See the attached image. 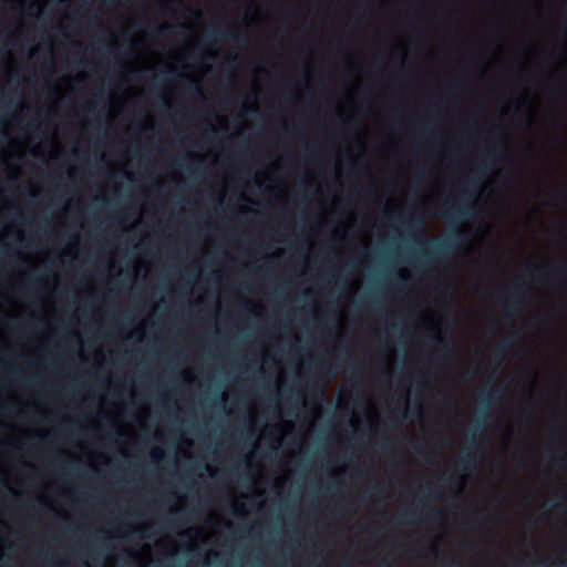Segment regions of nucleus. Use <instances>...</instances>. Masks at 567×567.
<instances>
[{"label": "nucleus", "instance_id": "nucleus-2", "mask_svg": "<svg viewBox=\"0 0 567 567\" xmlns=\"http://www.w3.org/2000/svg\"><path fill=\"white\" fill-rule=\"evenodd\" d=\"M534 275L544 277H551L560 280H567V264L564 262H555V264H546L535 269L529 267L525 268L522 276H519L513 288L508 290L515 298L511 301V303L504 307V312L506 317H511L516 313L518 310V306L520 301L524 299L525 291L519 285L522 280L534 278Z\"/></svg>", "mask_w": 567, "mask_h": 567}, {"label": "nucleus", "instance_id": "nucleus-4", "mask_svg": "<svg viewBox=\"0 0 567 567\" xmlns=\"http://www.w3.org/2000/svg\"><path fill=\"white\" fill-rule=\"evenodd\" d=\"M429 343L437 346L436 355L440 358L449 359L452 357L454 340L452 337L445 338L441 334H435L429 339Z\"/></svg>", "mask_w": 567, "mask_h": 567}, {"label": "nucleus", "instance_id": "nucleus-34", "mask_svg": "<svg viewBox=\"0 0 567 567\" xmlns=\"http://www.w3.org/2000/svg\"><path fill=\"white\" fill-rule=\"evenodd\" d=\"M195 90H196L198 93H202L200 87H199L198 85H195Z\"/></svg>", "mask_w": 567, "mask_h": 567}, {"label": "nucleus", "instance_id": "nucleus-6", "mask_svg": "<svg viewBox=\"0 0 567 567\" xmlns=\"http://www.w3.org/2000/svg\"><path fill=\"white\" fill-rule=\"evenodd\" d=\"M512 346V339L503 340L494 350L493 359L494 361L502 363L505 359V353L507 349Z\"/></svg>", "mask_w": 567, "mask_h": 567}, {"label": "nucleus", "instance_id": "nucleus-22", "mask_svg": "<svg viewBox=\"0 0 567 567\" xmlns=\"http://www.w3.org/2000/svg\"><path fill=\"white\" fill-rule=\"evenodd\" d=\"M421 130L422 131H427L430 128V125L429 124H421Z\"/></svg>", "mask_w": 567, "mask_h": 567}, {"label": "nucleus", "instance_id": "nucleus-1", "mask_svg": "<svg viewBox=\"0 0 567 567\" xmlns=\"http://www.w3.org/2000/svg\"><path fill=\"white\" fill-rule=\"evenodd\" d=\"M504 152L503 145L491 148L481 162L480 167L473 171L472 176L462 185V194L453 205H446L440 216L449 224L447 237L444 240L427 238L424 246L419 250L424 260H440L449 256L451 250L467 240V234L461 228L464 221L474 218L477 214L476 197L491 171L501 166L498 154Z\"/></svg>", "mask_w": 567, "mask_h": 567}, {"label": "nucleus", "instance_id": "nucleus-15", "mask_svg": "<svg viewBox=\"0 0 567 567\" xmlns=\"http://www.w3.org/2000/svg\"><path fill=\"white\" fill-rule=\"evenodd\" d=\"M349 368H350V371H351L352 374H359V369H358L357 364L351 362Z\"/></svg>", "mask_w": 567, "mask_h": 567}, {"label": "nucleus", "instance_id": "nucleus-18", "mask_svg": "<svg viewBox=\"0 0 567 567\" xmlns=\"http://www.w3.org/2000/svg\"><path fill=\"white\" fill-rule=\"evenodd\" d=\"M29 126L32 130H37L39 127V124L34 120H31L30 123H29Z\"/></svg>", "mask_w": 567, "mask_h": 567}, {"label": "nucleus", "instance_id": "nucleus-12", "mask_svg": "<svg viewBox=\"0 0 567 567\" xmlns=\"http://www.w3.org/2000/svg\"><path fill=\"white\" fill-rule=\"evenodd\" d=\"M159 102L163 107L166 110L171 109L172 104L169 100L165 95H159Z\"/></svg>", "mask_w": 567, "mask_h": 567}, {"label": "nucleus", "instance_id": "nucleus-25", "mask_svg": "<svg viewBox=\"0 0 567 567\" xmlns=\"http://www.w3.org/2000/svg\"><path fill=\"white\" fill-rule=\"evenodd\" d=\"M425 486H426L427 492L430 493L431 492V487H432V483L426 482Z\"/></svg>", "mask_w": 567, "mask_h": 567}, {"label": "nucleus", "instance_id": "nucleus-33", "mask_svg": "<svg viewBox=\"0 0 567 567\" xmlns=\"http://www.w3.org/2000/svg\"><path fill=\"white\" fill-rule=\"evenodd\" d=\"M92 18L94 19V21H99V18H97V16L95 13L92 14Z\"/></svg>", "mask_w": 567, "mask_h": 567}, {"label": "nucleus", "instance_id": "nucleus-21", "mask_svg": "<svg viewBox=\"0 0 567 567\" xmlns=\"http://www.w3.org/2000/svg\"><path fill=\"white\" fill-rule=\"evenodd\" d=\"M189 159H198L199 162L203 161L200 156H195L194 154H188Z\"/></svg>", "mask_w": 567, "mask_h": 567}, {"label": "nucleus", "instance_id": "nucleus-3", "mask_svg": "<svg viewBox=\"0 0 567 567\" xmlns=\"http://www.w3.org/2000/svg\"><path fill=\"white\" fill-rule=\"evenodd\" d=\"M503 393H504V389H498L496 391H492L491 389H488L482 393V402H483V405L485 409L480 412V415L473 423L472 432L470 435L471 442L475 441L476 434L485 427V425L488 421V414L485 410L489 409L492 405V402L495 399L501 398L503 395Z\"/></svg>", "mask_w": 567, "mask_h": 567}, {"label": "nucleus", "instance_id": "nucleus-29", "mask_svg": "<svg viewBox=\"0 0 567 567\" xmlns=\"http://www.w3.org/2000/svg\"><path fill=\"white\" fill-rule=\"evenodd\" d=\"M420 503H421L422 505H426V499H425V498H420Z\"/></svg>", "mask_w": 567, "mask_h": 567}, {"label": "nucleus", "instance_id": "nucleus-5", "mask_svg": "<svg viewBox=\"0 0 567 567\" xmlns=\"http://www.w3.org/2000/svg\"><path fill=\"white\" fill-rule=\"evenodd\" d=\"M476 466V457L473 456L470 452L464 453L458 462H457V470L460 471H466L474 468Z\"/></svg>", "mask_w": 567, "mask_h": 567}, {"label": "nucleus", "instance_id": "nucleus-35", "mask_svg": "<svg viewBox=\"0 0 567 567\" xmlns=\"http://www.w3.org/2000/svg\"><path fill=\"white\" fill-rule=\"evenodd\" d=\"M492 132H497V133H501V130L499 128H493Z\"/></svg>", "mask_w": 567, "mask_h": 567}, {"label": "nucleus", "instance_id": "nucleus-30", "mask_svg": "<svg viewBox=\"0 0 567 567\" xmlns=\"http://www.w3.org/2000/svg\"><path fill=\"white\" fill-rule=\"evenodd\" d=\"M416 412L420 414L422 412V408L420 405L416 406Z\"/></svg>", "mask_w": 567, "mask_h": 567}, {"label": "nucleus", "instance_id": "nucleus-14", "mask_svg": "<svg viewBox=\"0 0 567 567\" xmlns=\"http://www.w3.org/2000/svg\"><path fill=\"white\" fill-rule=\"evenodd\" d=\"M396 282H398V285H404L406 282V278L403 275L398 274Z\"/></svg>", "mask_w": 567, "mask_h": 567}, {"label": "nucleus", "instance_id": "nucleus-13", "mask_svg": "<svg viewBox=\"0 0 567 567\" xmlns=\"http://www.w3.org/2000/svg\"><path fill=\"white\" fill-rule=\"evenodd\" d=\"M368 307L373 310L374 312H380L381 311V307L379 305V302L374 301V300H371L370 302H368Z\"/></svg>", "mask_w": 567, "mask_h": 567}, {"label": "nucleus", "instance_id": "nucleus-32", "mask_svg": "<svg viewBox=\"0 0 567 567\" xmlns=\"http://www.w3.org/2000/svg\"><path fill=\"white\" fill-rule=\"evenodd\" d=\"M11 79H16L17 78V73L16 72H11Z\"/></svg>", "mask_w": 567, "mask_h": 567}, {"label": "nucleus", "instance_id": "nucleus-36", "mask_svg": "<svg viewBox=\"0 0 567 567\" xmlns=\"http://www.w3.org/2000/svg\"><path fill=\"white\" fill-rule=\"evenodd\" d=\"M527 415H528V416H530V415H532V409H529V410L527 411Z\"/></svg>", "mask_w": 567, "mask_h": 567}, {"label": "nucleus", "instance_id": "nucleus-26", "mask_svg": "<svg viewBox=\"0 0 567 567\" xmlns=\"http://www.w3.org/2000/svg\"><path fill=\"white\" fill-rule=\"evenodd\" d=\"M59 3L62 6H66L69 3V0H59Z\"/></svg>", "mask_w": 567, "mask_h": 567}, {"label": "nucleus", "instance_id": "nucleus-8", "mask_svg": "<svg viewBox=\"0 0 567 567\" xmlns=\"http://www.w3.org/2000/svg\"><path fill=\"white\" fill-rule=\"evenodd\" d=\"M391 221L395 223H400L402 225H404L408 229H413V228H421L422 227V220H417V221H413V220H408L406 217L402 214H398V215H394L391 217Z\"/></svg>", "mask_w": 567, "mask_h": 567}, {"label": "nucleus", "instance_id": "nucleus-11", "mask_svg": "<svg viewBox=\"0 0 567 567\" xmlns=\"http://www.w3.org/2000/svg\"><path fill=\"white\" fill-rule=\"evenodd\" d=\"M550 508L557 511V512H564L565 511V503L560 499L554 501L550 504Z\"/></svg>", "mask_w": 567, "mask_h": 567}, {"label": "nucleus", "instance_id": "nucleus-37", "mask_svg": "<svg viewBox=\"0 0 567 567\" xmlns=\"http://www.w3.org/2000/svg\"><path fill=\"white\" fill-rule=\"evenodd\" d=\"M126 178H127V179H131V178H132V175H131V174H126Z\"/></svg>", "mask_w": 567, "mask_h": 567}, {"label": "nucleus", "instance_id": "nucleus-28", "mask_svg": "<svg viewBox=\"0 0 567 567\" xmlns=\"http://www.w3.org/2000/svg\"><path fill=\"white\" fill-rule=\"evenodd\" d=\"M134 337H135L137 340H141V338H142V332L134 333Z\"/></svg>", "mask_w": 567, "mask_h": 567}, {"label": "nucleus", "instance_id": "nucleus-27", "mask_svg": "<svg viewBox=\"0 0 567 567\" xmlns=\"http://www.w3.org/2000/svg\"><path fill=\"white\" fill-rule=\"evenodd\" d=\"M178 28L184 29V30H187V29H188V27H187L185 23H181V24H178Z\"/></svg>", "mask_w": 567, "mask_h": 567}, {"label": "nucleus", "instance_id": "nucleus-7", "mask_svg": "<svg viewBox=\"0 0 567 567\" xmlns=\"http://www.w3.org/2000/svg\"><path fill=\"white\" fill-rule=\"evenodd\" d=\"M416 515H417V506H415L409 511H404V512L400 513L395 523L398 525L412 524L415 522Z\"/></svg>", "mask_w": 567, "mask_h": 567}, {"label": "nucleus", "instance_id": "nucleus-20", "mask_svg": "<svg viewBox=\"0 0 567 567\" xmlns=\"http://www.w3.org/2000/svg\"><path fill=\"white\" fill-rule=\"evenodd\" d=\"M103 50H105L106 52H113V47L110 44H104Z\"/></svg>", "mask_w": 567, "mask_h": 567}, {"label": "nucleus", "instance_id": "nucleus-16", "mask_svg": "<svg viewBox=\"0 0 567 567\" xmlns=\"http://www.w3.org/2000/svg\"><path fill=\"white\" fill-rule=\"evenodd\" d=\"M413 447H414V451H415L416 453H420V452H422V451H423V445H422L420 442H415V443L413 444Z\"/></svg>", "mask_w": 567, "mask_h": 567}, {"label": "nucleus", "instance_id": "nucleus-9", "mask_svg": "<svg viewBox=\"0 0 567 567\" xmlns=\"http://www.w3.org/2000/svg\"><path fill=\"white\" fill-rule=\"evenodd\" d=\"M209 34L214 35L215 38H218V39H229V40L238 39V33L228 28H221L218 30H214V31L209 32Z\"/></svg>", "mask_w": 567, "mask_h": 567}, {"label": "nucleus", "instance_id": "nucleus-31", "mask_svg": "<svg viewBox=\"0 0 567 567\" xmlns=\"http://www.w3.org/2000/svg\"><path fill=\"white\" fill-rule=\"evenodd\" d=\"M533 564H534V565H536V566H542V565H544V563H542V561H534Z\"/></svg>", "mask_w": 567, "mask_h": 567}, {"label": "nucleus", "instance_id": "nucleus-24", "mask_svg": "<svg viewBox=\"0 0 567 567\" xmlns=\"http://www.w3.org/2000/svg\"><path fill=\"white\" fill-rule=\"evenodd\" d=\"M250 112H251L252 114H257V113H258V109H257V106H252V107H250Z\"/></svg>", "mask_w": 567, "mask_h": 567}, {"label": "nucleus", "instance_id": "nucleus-23", "mask_svg": "<svg viewBox=\"0 0 567 567\" xmlns=\"http://www.w3.org/2000/svg\"><path fill=\"white\" fill-rule=\"evenodd\" d=\"M563 463H564V460H563V458H558V460L556 461V465H557L558 467H561V466H563Z\"/></svg>", "mask_w": 567, "mask_h": 567}, {"label": "nucleus", "instance_id": "nucleus-38", "mask_svg": "<svg viewBox=\"0 0 567 567\" xmlns=\"http://www.w3.org/2000/svg\"><path fill=\"white\" fill-rule=\"evenodd\" d=\"M379 446H380V447H382V449H385V447H386V445L381 444V443L379 444Z\"/></svg>", "mask_w": 567, "mask_h": 567}, {"label": "nucleus", "instance_id": "nucleus-17", "mask_svg": "<svg viewBox=\"0 0 567 567\" xmlns=\"http://www.w3.org/2000/svg\"><path fill=\"white\" fill-rule=\"evenodd\" d=\"M172 30H173V27L166 25V27L161 28L159 32L165 33V32H168V31H172Z\"/></svg>", "mask_w": 567, "mask_h": 567}, {"label": "nucleus", "instance_id": "nucleus-19", "mask_svg": "<svg viewBox=\"0 0 567 567\" xmlns=\"http://www.w3.org/2000/svg\"><path fill=\"white\" fill-rule=\"evenodd\" d=\"M444 481L446 482L447 485H452L453 484V476L452 475L445 476Z\"/></svg>", "mask_w": 567, "mask_h": 567}, {"label": "nucleus", "instance_id": "nucleus-10", "mask_svg": "<svg viewBox=\"0 0 567 567\" xmlns=\"http://www.w3.org/2000/svg\"><path fill=\"white\" fill-rule=\"evenodd\" d=\"M151 457L154 462H158L164 457V452L159 447H154L151 452Z\"/></svg>", "mask_w": 567, "mask_h": 567}]
</instances>
